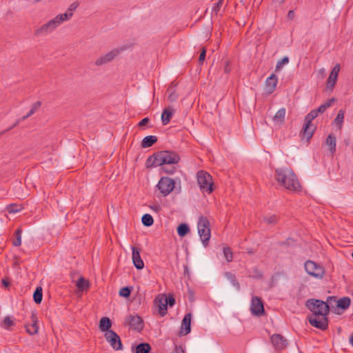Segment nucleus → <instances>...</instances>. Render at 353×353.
<instances>
[{
	"label": "nucleus",
	"instance_id": "nucleus-21",
	"mask_svg": "<svg viewBox=\"0 0 353 353\" xmlns=\"http://www.w3.org/2000/svg\"><path fill=\"white\" fill-rule=\"evenodd\" d=\"M152 347L150 344L147 342H142L132 346V353H150Z\"/></svg>",
	"mask_w": 353,
	"mask_h": 353
},
{
	"label": "nucleus",
	"instance_id": "nucleus-44",
	"mask_svg": "<svg viewBox=\"0 0 353 353\" xmlns=\"http://www.w3.org/2000/svg\"><path fill=\"white\" fill-rule=\"evenodd\" d=\"M205 57H206V49H205V48H202L201 49L200 54H199V65H202L203 63Z\"/></svg>",
	"mask_w": 353,
	"mask_h": 353
},
{
	"label": "nucleus",
	"instance_id": "nucleus-34",
	"mask_svg": "<svg viewBox=\"0 0 353 353\" xmlns=\"http://www.w3.org/2000/svg\"><path fill=\"white\" fill-rule=\"evenodd\" d=\"M285 115V109L282 108L279 109L273 117V121L276 123H283Z\"/></svg>",
	"mask_w": 353,
	"mask_h": 353
},
{
	"label": "nucleus",
	"instance_id": "nucleus-13",
	"mask_svg": "<svg viewBox=\"0 0 353 353\" xmlns=\"http://www.w3.org/2000/svg\"><path fill=\"white\" fill-rule=\"evenodd\" d=\"M336 308L333 311L336 314H341L345 310H346L350 305L351 299L350 297L344 296L339 300L336 299Z\"/></svg>",
	"mask_w": 353,
	"mask_h": 353
},
{
	"label": "nucleus",
	"instance_id": "nucleus-51",
	"mask_svg": "<svg viewBox=\"0 0 353 353\" xmlns=\"http://www.w3.org/2000/svg\"><path fill=\"white\" fill-rule=\"evenodd\" d=\"M150 121V119L148 117H145L143 118V119H141L139 123H138V126L139 128H142L143 127L144 125H145L146 124H148Z\"/></svg>",
	"mask_w": 353,
	"mask_h": 353
},
{
	"label": "nucleus",
	"instance_id": "nucleus-27",
	"mask_svg": "<svg viewBox=\"0 0 353 353\" xmlns=\"http://www.w3.org/2000/svg\"><path fill=\"white\" fill-rule=\"evenodd\" d=\"M72 15H73V13H72V12H70V13L65 12L63 14H59L57 15L56 17L52 19V21H54V25L57 28L62 22L69 20L72 17Z\"/></svg>",
	"mask_w": 353,
	"mask_h": 353
},
{
	"label": "nucleus",
	"instance_id": "nucleus-1",
	"mask_svg": "<svg viewBox=\"0 0 353 353\" xmlns=\"http://www.w3.org/2000/svg\"><path fill=\"white\" fill-rule=\"evenodd\" d=\"M336 302L335 296H330L326 301L316 299H310L305 302L306 307L312 312L307 319L311 325L325 331L328 328L327 315L330 313V304Z\"/></svg>",
	"mask_w": 353,
	"mask_h": 353
},
{
	"label": "nucleus",
	"instance_id": "nucleus-11",
	"mask_svg": "<svg viewBox=\"0 0 353 353\" xmlns=\"http://www.w3.org/2000/svg\"><path fill=\"white\" fill-rule=\"evenodd\" d=\"M340 71V65L336 63L332 68L329 77L326 82V90L332 92L333 88L338 79L339 73Z\"/></svg>",
	"mask_w": 353,
	"mask_h": 353
},
{
	"label": "nucleus",
	"instance_id": "nucleus-42",
	"mask_svg": "<svg viewBox=\"0 0 353 353\" xmlns=\"http://www.w3.org/2000/svg\"><path fill=\"white\" fill-rule=\"evenodd\" d=\"M164 302L167 306L172 307L176 303V300L172 294H169L168 296H165Z\"/></svg>",
	"mask_w": 353,
	"mask_h": 353
},
{
	"label": "nucleus",
	"instance_id": "nucleus-30",
	"mask_svg": "<svg viewBox=\"0 0 353 353\" xmlns=\"http://www.w3.org/2000/svg\"><path fill=\"white\" fill-rule=\"evenodd\" d=\"M225 276L231 282L232 285L236 288V290H239L241 288L240 283L236 279V277L234 274L230 272H225L224 273Z\"/></svg>",
	"mask_w": 353,
	"mask_h": 353
},
{
	"label": "nucleus",
	"instance_id": "nucleus-23",
	"mask_svg": "<svg viewBox=\"0 0 353 353\" xmlns=\"http://www.w3.org/2000/svg\"><path fill=\"white\" fill-rule=\"evenodd\" d=\"M112 323L109 317L104 316L102 317L99 321V330L105 333L109 332V331H112L111 329Z\"/></svg>",
	"mask_w": 353,
	"mask_h": 353
},
{
	"label": "nucleus",
	"instance_id": "nucleus-56",
	"mask_svg": "<svg viewBox=\"0 0 353 353\" xmlns=\"http://www.w3.org/2000/svg\"><path fill=\"white\" fill-rule=\"evenodd\" d=\"M295 17V12L293 10H290L288 11V18L290 19V20H293Z\"/></svg>",
	"mask_w": 353,
	"mask_h": 353
},
{
	"label": "nucleus",
	"instance_id": "nucleus-19",
	"mask_svg": "<svg viewBox=\"0 0 353 353\" xmlns=\"http://www.w3.org/2000/svg\"><path fill=\"white\" fill-rule=\"evenodd\" d=\"M278 83V79L274 74H272L265 81L266 93L272 94L276 89Z\"/></svg>",
	"mask_w": 353,
	"mask_h": 353
},
{
	"label": "nucleus",
	"instance_id": "nucleus-62",
	"mask_svg": "<svg viewBox=\"0 0 353 353\" xmlns=\"http://www.w3.org/2000/svg\"><path fill=\"white\" fill-rule=\"evenodd\" d=\"M262 1H263V0H260V1H259V2H257V1H256V0H254V3H256L257 7H259V5L261 3Z\"/></svg>",
	"mask_w": 353,
	"mask_h": 353
},
{
	"label": "nucleus",
	"instance_id": "nucleus-64",
	"mask_svg": "<svg viewBox=\"0 0 353 353\" xmlns=\"http://www.w3.org/2000/svg\"><path fill=\"white\" fill-rule=\"evenodd\" d=\"M350 343L353 346V334L350 338Z\"/></svg>",
	"mask_w": 353,
	"mask_h": 353
},
{
	"label": "nucleus",
	"instance_id": "nucleus-4",
	"mask_svg": "<svg viewBox=\"0 0 353 353\" xmlns=\"http://www.w3.org/2000/svg\"><path fill=\"white\" fill-rule=\"evenodd\" d=\"M198 233L201 237L203 245L205 248L208 245L211 236L210 223L207 217L201 215L199 217L197 222Z\"/></svg>",
	"mask_w": 353,
	"mask_h": 353
},
{
	"label": "nucleus",
	"instance_id": "nucleus-55",
	"mask_svg": "<svg viewBox=\"0 0 353 353\" xmlns=\"http://www.w3.org/2000/svg\"><path fill=\"white\" fill-rule=\"evenodd\" d=\"M172 353H185V352L181 346L176 345Z\"/></svg>",
	"mask_w": 353,
	"mask_h": 353
},
{
	"label": "nucleus",
	"instance_id": "nucleus-47",
	"mask_svg": "<svg viewBox=\"0 0 353 353\" xmlns=\"http://www.w3.org/2000/svg\"><path fill=\"white\" fill-rule=\"evenodd\" d=\"M79 6V3L78 1L73 2L72 4L70 5V6L67 9L65 13H70V12L72 13V12L74 10H75Z\"/></svg>",
	"mask_w": 353,
	"mask_h": 353
},
{
	"label": "nucleus",
	"instance_id": "nucleus-15",
	"mask_svg": "<svg viewBox=\"0 0 353 353\" xmlns=\"http://www.w3.org/2000/svg\"><path fill=\"white\" fill-rule=\"evenodd\" d=\"M191 319L192 314H186L181 321V330L179 332L180 336H185L191 332Z\"/></svg>",
	"mask_w": 353,
	"mask_h": 353
},
{
	"label": "nucleus",
	"instance_id": "nucleus-52",
	"mask_svg": "<svg viewBox=\"0 0 353 353\" xmlns=\"http://www.w3.org/2000/svg\"><path fill=\"white\" fill-rule=\"evenodd\" d=\"M291 242H294L293 239L289 237L285 241L279 242L280 246L290 245Z\"/></svg>",
	"mask_w": 353,
	"mask_h": 353
},
{
	"label": "nucleus",
	"instance_id": "nucleus-61",
	"mask_svg": "<svg viewBox=\"0 0 353 353\" xmlns=\"http://www.w3.org/2000/svg\"><path fill=\"white\" fill-rule=\"evenodd\" d=\"M332 308L334 310V308H336V303L334 302V301H332V304H330V310Z\"/></svg>",
	"mask_w": 353,
	"mask_h": 353
},
{
	"label": "nucleus",
	"instance_id": "nucleus-9",
	"mask_svg": "<svg viewBox=\"0 0 353 353\" xmlns=\"http://www.w3.org/2000/svg\"><path fill=\"white\" fill-rule=\"evenodd\" d=\"M250 310L254 316H261L265 314L263 302L256 296L252 298Z\"/></svg>",
	"mask_w": 353,
	"mask_h": 353
},
{
	"label": "nucleus",
	"instance_id": "nucleus-48",
	"mask_svg": "<svg viewBox=\"0 0 353 353\" xmlns=\"http://www.w3.org/2000/svg\"><path fill=\"white\" fill-rule=\"evenodd\" d=\"M3 325L5 328H8L9 327L14 325V322L12 321L10 316H6L3 320Z\"/></svg>",
	"mask_w": 353,
	"mask_h": 353
},
{
	"label": "nucleus",
	"instance_id": "nucleus-40",
	"mask_svg": "<svg viewBox=\"0 0 353 353\" xmlns=\"http://www.w3.org/2000/svg\"><path fill=\"white\" fill-rule=\"evenodd\" d=\"M343 119H344V111L343 110H340L338 112V114H337L336 118L334 119V123L336 125H339L340 129L341 128V125L343 122Z\"/></svg>",
	"mask_w": 353,
	"mask_h": 353
},
{
	"label": "nucleus",
	"instance_id": "nucleus-6",
	"mask_svg": "<svg viewBox=\"0 0 353 353\" xmlns=\"http://www.w3.org/2000/svg\"><path fill=\"white\" fill-rule=\"evenodd\" d=\"M305 272L310 276L316 278V279H322L323 277V275L325 274V269L324 268L311 261L307 260L305 263Z\"/></svg>",
	"mask_w": 353,
	"mask_h": 353
},
{
	"label": "nucleus",
	"instance_id": "nucleus-53",
	"mask_svg": "<svg viewBox=\"0 0 353 353\" xmlns=\"http://www.w3.org/2000/svg\"><path fill=\"white\" fill-rule=\"evenodd\" d=\"M41 101H37V102L33 103V105H32L31 109L32 110H34V112H35L36 111H37L39 110V108L41 107Z\"/></svg>",
	"mask_w": 353,
	"mask_h": 353
},
{
	"label": "nucleus",
	"instance_id": "nucleus-50",
	"mask_svg": "<svg viewBox=\"0 0 353 353\" xmlns=\"http://www.w3.org/2000/svg\"><path fill=\"white\" fill-rule=\"evenodd\" d=\"M161 170L164 172L166 174H173L174 173L176 172V168L175 167H172L171 168L168 169V168H164V167H161Z\"/></svg>",
	"mask_w": 353,
	"mask_h": 353
},
{
	"label": "nucleus",
	"instance_id": "nucleus-24",
	"mask_svg": "<svg viewBox=\"0 0 353 353\" xmlns=\"http://www.w3.org/2000/svg\"><path fill=\"white\" fill-rule=\"evenodd\" d=\"M32 324L30 325H26V332L30 334L34 335L37 334L39 327L37 325L38 320L35 314H32L31 316Z\"/></svg>",
	"mask_w": 353,
	"mask_h": 353
},
{
	"label": "nucleus",
	"instance_id": "nucleus-10",
	"mask_svg": "<svg viewBox=\"0 0 353 353\" xmlns=\"http://www.w3.org/2000/svg\"><path fill=\"white\" fill-rule=\"evenodd\" d=\"M125 323L130 325L132 329L138 332H141L143 329V320L137 314H130L125 319Z\"/></svg>",
	"mask_w": 353,
	"mask_h": 353
},
{
	"label": "nucleus",
	"instance_id": "nucleus-38",
	"mask_svg": "<svg viewBox=\"0 0 353 353\" xmlns=\"http://www.w3.org/2000/svg\"><path fill=\"white\" fill-rule=\"evenodd\" d=\"M23 208L21 205L17 203H11L6 206V210L8 213H16L20 212Z\"/></svg>",
	"mask_w": 353,
	"mask_h": 353
},
{
	"label": "nucleus",
	"instance_id": "nucleus-14",
	"mask_svg": "<svg viewBox=\"0 0 353 353\" xmlns=\"http://www.w3.org/2000/svg\"><path fill=\"white\" fill-rule=\"evenodd\" d=\"M270 339L275 349L278 350L285 349L288 345L287 340L279 334H273Z\"/></svg>",
	"mask_w": 353,
	"mask_h": 353
},
{
	"label": "nucleus",
	"instance_id": "nucleus-32",
	"mask_svg": "<svg viewBox=\"0 0 353 353\" xmlns=\"http://www.w3.org/2000/svg\"><path fill=\"white\" fill-rule=\"evenodd\" d=\"M176 231L180 237H183L190 232V227L187 223H182L178 225Z\"/></svg>",
	"mask_w": 353,
	"mask_h": 353
},
{
	"label": "nucleus",
	"instance_id": "nucleus-43",
	"mask_svg": "<svg viewBox=\"0 0 353 353\" xmlns=\"http://www.w3.org/2000/svg\"><path fill=\"white\" fill-rule=\"evenodd\" d=\"M288 63H289V58L288 57H283L281 60H279L277 62L275 71L276 72L279 71L283 65L287 64Z\"/></svg>",
	"mask_w": 353,
	"mask_h": 353
},
{
	"label": "nucleus",
	"instance_id": "nucleus-17",
	"mask_svg": "<svg viewBox=\"0 0 353 353\" xmlns=\"http://www.w3.org/2000/svg\"><path fill=\"white\" fill-rule=\"evenodd\" d=\"M316 128V127L313 126L312 123L304 121L300 135L302 137V139H306V141H308L312 137Z\"/></svg>",
	"mask_w": 353,
	"mask_h": 353
},
{
	"label": "nucleus",
	"instance_id": "nucleus-45",
	"mask_svg": "<svg viewBox=\"0 0 353 353\" xmlns=\"http://www.w3.org/2000/svg\"><path fill=\"white\" fill-rule=\"evenodd\" d=\"M264 221L268 224H275L277 222V217L275 214H273L268 217H264Z\"/></svg>",
	"mask_w": 353,
	"mask_h": 353
},
{
	"label": "nucleus",
	"instance_id": "nucleus-20",
	"mask_svg": "<svg viewBox=\"0 0 353 353\" xmlns=\"http://www.w3.org/2000/svg\"><path fill=\"white\" fill-rule=\"evenodd\" d=\"M54 28H56L54 21H52L51 19L46 23L41 26L40 28H37L34 32V34L36 36H39L44 33L50 32L52 31Z\"/></svg>",
	"mask_w": 353,
	"mask_h": 353
},
{
	"label": "nucleus",
	"instance_id": "nucleus-60",
	"mask_svg": "<svg viewBox=\"0 0 353 353\" xmlns=\"http://www.w3.org/2000/svg\"><path fill=\"white\" fill-rule=\"evenodd\" d=\"M255 274H256V277L258 278V279H261L263 277V273L261 271L259 270L257 268H254V270Z\"/></svg>",
	"mask_w": 353,
	"mask_h": 353
},
{
	"label": "nucleus",
	"instance_id": "nucleus-54",
	"mask_svg": "<svg viewBox=\"0 0 353 353\" xmlns=\"http://www.w3.org/2000/svg\"><path fill=\"white\" fill-rule=\"evenodd\" d=\"M150 208L154 212H159L161 211V207L160 205L159 204H155V205H150Z\"/></svg>",
	"mask_w": 353,
	"mask_h": 353
},
{
	"label": "nucleus",
	"instance_id": "nucleus-7",
	"mask_svg": "<svg viewBox=\"0 0 353 353\" xmlns=\"http://www.w3.org/2000/svg\"><path fill=\"white\" fill-rule=\"evenodd\" d=\"M175 183L174 179L168 176H162L159 181L157 187L160 190L161 195L166 196L174 189Z\"/></svg>",
	"mask_w": 353,
	"mask_h": 353
},
{
	"label": "nucleus",
	"instance_id": "nucleus-58",
	"mask_svg": "<svg viewBox=\"0 0 353 353\" xmlns=\"http://www.w3.org/2000/svg\"><path fill=\"white\" fill-rule=\"evenodd\" d=\"M1 283H2V285L4 286L5 288H8L10 285V281L6 278L2 279Z\"/></svg>",
	"mask_w": 353,
	"mask_h": 353
},
{
	"label": "nucleus",
	"instance_id": "nucleus-3",
	"mask_svg": "<svg viewBox=\"0 0 353 353\" xmlns=\"http://www.w3.org/2000/svg\"><path fill=\"white\" fill-rule=\"evenodd\" d=\"M274 177L281 185L290 191L300 192L301 190L298 177L290 168H276Z\"/></svg>",
	"mask_w": 353,
	"mask_h": 353
},
{
	"label": "nucleus",
	"instance_id": "nucleus-28",
	"mask_svg": "<svg viewBox=\"0 0 353 353\" xmlns=\"http://www.w3.org/2000/svg\"><path fill=\"white\" fill-rule=\"evenodd\" d=\"M325 143L329 146L330 152L334 154L336 152V136L330 134L325 139Z\"/></svg>",
	"mask_w": 353,
	"mask_h": 353
},
{
	"label": "nucleus",
	"instance_id": "nucleus-63",
	"mask_svg": "<svg viewBox=\"0 0 353 353\" xmlns=\"http://www.w3.org/2000/svg\"><path fill=\"white\" fill-rule=\"evenodd\" d=\"M249 254H253L254 253V252L253 251L252 249H248V252H247Z\"/></svg>",
	"mask_w": 353,
	"mask_h": 353
},
{
	"label": "nucleus",
	"instance_id": "nucleus-36",
	"mask_svg": "<svg viewBox=\"0 0 353 353\" xmlns=\"http://www.w3.org/2000/svg\"><path fill=\"white\" fill-rule=\"evenodd\" d=\"M141 221L144 226L150 227L154 223L153 217L150 214H144L141 217Z\"/></svg>",
	"mask_w": 353,
	"mask_h": 353
},
{
	"label": "nucleus",
	"instance_id": "nucleus-39",
	"mask_svg": "<svg viewBox=\"0 0 353 353\" xmlns=\"http://www.w3.org/2000/svg\"><path fill=\"white\" fill-rule=\"evenodd\" d=\"M223 255L228 262H231L233 259V252L230 247H224L223 250Z\"/></svg>",
	"mask_w": 353,
	"mask_h": 353
},
{
	"label": "nucleus",
	"instance_id": "nucleus-33",
	"mask_svg": "<svg viewBox=\"0 0 353 353\" xmlns=\"http://www.w3.org/2000/svg\"><path fill=\"white\" fill-rule=\"evenodd\" d=\"M43 299V289L41 286L37 287L33 293V300L37 304H40Z\"/></svg>",
	"mask_w": 353,
	"mask_h": 353
},
{
	"label": "nucleus",
	"instance_id": "nucleus-22",
	"mask_svg": "<svg viewBox=\"0 0 353 353\" xmlns=\"http://www.w3.org/2000/svg\"><path fill=\"white\" fill-rule=\"evenodd\" d=\"M174 112V109L170 105L163 109L161 117L163 125H167L170 123Z\"/></svg>",
	"mask_w": 353,
	"mask_h": 353
},
{
	"label": "nucleus",
	"instance_id": "nucleus-59",
	"mask_svg": "<svg viewBox=\"0 0 353 353\" xmlns=\"http://www.w3.org/2000/svg\"><path fill=\"white\" fill-rule=\"evenodd\" d=\"M33 114H34V110H32V109L30 110V111L27 113L26 115L25 116H23L21 117V120L22 121H24L25 119H26L27 118L30 117V116H32Z\"/></svg>",
	"mask_w": 353,
	"mask_h": 353
},
{
	"label": "nucleus",
	"instance_id": "nucleus-2",
	"mask_svg": "<svg viewBox=\"0 0 353 353\" xmlns=\"http://www.w3.org/2000/svg\"><path fill=\"white\" fill-rule=\"evenodd\" d=\"M181 160L179 155L172 150H161L153 153L145 162L147 168H156L163 165L176 164Z\"/></svg>",
	"mask_w": 353,
	"mask_h": 353
},
{
	"label": "nucleus",
	"instance_id": "nucleus-41",
	"mask_svg": "<svg viewBox=\"0 0 353 353\" xmlns=\"http://www.w3.org/2000/svg\"><path fill=\"white\" fill-rule=\"evenodd\" d=\"M318 115L316 114V112L312 110L305 117L304 119V121L312 123V120H314L315 118H316Z\"/></svg>",
	"mask_w": 353,
	"mask_h": 353
},
{
	"label": "nucleus",
	"instance_id": "nucleus-37",
	"mask_svg": "<svg viewBox=\"0 0 353 353\" xmlns=\"http://www.w3.org/2000/svg\"><path fill=\"white\" fill-rule=\"evenodd\" d=\"M132 290V287L131 286L123 287L120 289L119 294L121 297L129 298L131 295Z\"/></svg>",
	"mask_w": 353,
	"mask_h": 353
},
{
	"label": "nucleus",
	"instance_id": "nucleus-8",
	"mask_svg": "<svg viewBox=\"0 0 353 353\" xmlns=\"http://www.w3.org/2000/svg\"><path fill=\"white\" fill-rule=\"evenodd\" d=\"M104 337L112 349L117 351L123 350V346L121 338L116 332L114 330L109 331V332L104 334Z\"/></svg>",
	"mask_w": 353,
	"mask_h": 353
},
{
	"label": "nucleus",
	"instance_id": "nucleus-5",
	"mask_svg": "<svg viewBox=\"0 0 353 353\" xmlns=\"http://www.w3.org/2000/svg\"><path fill=\"white\" fill-rule=\"evenodd\" d=\"M197 182L203 192L211 193L214 190L212 176L205 171L201 170L197 173Z\"/></svg>",
	"mask_w": 353,
	"mask_h": 353
},
{
	"label": "nucleus",
	"instance_id": "nucleus-35",
	"mask_svg": "<svg viewBox=\"0 0 353 353\" xmlns=\"http://www.w3.org/2000/svg\"><path fill=\"white\" fill-rule=\"evenodd\" d=\"M21 234L22 229L21 228H18L14 233V236L15 237V239L12 241V245L14 246L17 247L21 244Z\"/></svg>",
	"mask_w": 353,
	"mask_h": 353
},
{
	"label": "nucleus",
	"instance_id": "nucleus-25",
	"mask_svg": "<svg viewBox=\"0 0 353 353\" xmlns=\"http://www.w3.org/2000/svg\"><path fill=\"white\" fill-rule=\"evenodd\" d=\"M158 141V139L156 136L154 135H148L145 137L141 143V146L143 148H147L152 146L155 144Z\"/></svg>",
	"mask_w": 353,
	"mask_h": 353
},
{
	"label": "nucleus",
	"instance_id": "nucleus-18",
	"mask_svg": "<svg viewBox=\"0 0 353 353\" xmlns=\"http://www.w3.org/2000/svg\"><path fill=\"white\" fill-rule=\"evenodd\" d=\"M154 303L157 307L159 315L161 317L164 316L168 312V306L167 304H165V303L163 301V297L161 296V294H159L155 297Z\"/></svg>",
	"mask_w": 353,
	"mask_h": 353
},
{
	"label": "nucleus",
	"instance_id": "nucleus-57",
	"mask_svg": "<svg viewBox=\"0 0 353 353\" xmlns=\"http://www.w3.org/2000/svg\"><path fill=\"white\" fill-rule=\"evenodd\" d=\"M231 71V68L230 66V62L228 61H225V67H224V72L225 73H229Z\"/></svg>",
	"mask_w": 353,
	"mask_h": 353
},
{
	"label": "nucleus",
	"instance_id": "nucleus-12",
	"mask_svg": "<svg viewBox=\"0 0 353 353\" xmlns=\"http://www.w3.org/2000/svg\"><path fill=\"white\" fill-rule=\"evenodd\" d=\"M124 48H121L120 50L118 48H115L110 52H108L103 56H101L99 59H97L95 61V64L97 65H101L108 62H110L114 57H116L119 53L121 50H123Z\"/></svg>",
	"mask_w": 353,
	"mask_h": 353
},
{
	"label": "nucleus",
	"instance_id": "nucleus-31",
	"mask_svg": "<svg viewBox=\"0 0 353 353\" xmlns=\"http://www.w3.org/2000/svg\"><path fill=\"white\" fill-rule=\"evenodd\" d=\"M79 290L81 292H83L87 290L90 287V283L88 280L85 279L84 277L81 276L77 281L76 284Z\"/></svg>",
	"mask_w": 353,
	"mask_h": 353
},
{
	"label": "nucleus",
	"instance_id": "nucleus-49",
	"mask_svg": "<svg viewBox=\"0 0 353 353\" xmlns=\"http://www.w3.org/2000/svg\"><path fill=\"white\" fill-rule=\"evenodd\" d=\"M22 121L21 120V118L17 120L16 122L14 123H13L12 125H11L10 127H9L8 128H7L6 130L2 131L0 132V135H2V134H4L5 133L9 132L10 130H11L12 129H13L14 128L17 127L19 124V122Z\"/></svg>",
	"mask_w": 353,
	"mask_h": 353
},
{
	"label": "nucleus",
	"instance_id": "nucleus-46",
	"mask_svg": "<svg viewBox=\"0 0 353 353\" xmlns=\"http://www.w3.org/2000/svg\"><path fill=\"white\" fill-rule=\"evenodd\" d=\"M223 0H219L216 3H214V7L212 8V12L215 14H218V12L220 10V8L223 4Z\"/></svg>",
	"mask_w": 353,
	"mask_h": 353
},
{
	"label": "nucleus",
	"instance_id": "nucleus-16",
	"mask_svg": "<svg viewBox=\"0 0 353 353\" xmlns=\"http://www.w3.org/2000/svg\"><path fill=\"white\" fill-rule=\"evenodd\" d=\"M132 250L133 265L137 270H142L144 268V263L140 255L141 249L137 247H132Z\"/></svg>",
	"mask_w": 353,
	"mask_h": 353
},
{
	"label": "nucleus",
	"instance_id": "nucleus-29",
	"mask_svg": "<svg viewBox=\"0 0 353 353\" xmlns=\"http://www.w3.org/2000/svg\"><path fill=\"white\" fill-rule=\"evenodd\" d=\"M335 101L334 98H331L328 99L327 101H325L324 103L321 105L318 108L314 109V110L316 112V114L319 115V114H323L324 113L326 110L330 108L332 103Z\"/></svg>",
	"mask_w": 353,
	"mask_h": 353
},
{
	"label": "nucleus",
	"instance_id": "nucleus-26",
	"mask_svg": "<svg viewBox=\"0 0 353 353\" xmlns=\"http://www.w3.org/2000/svg\"><path fill=\"white\" fill-rule=\"evenodd\" d=\"M176 86V83L172 82L167 89V92L168 93V100L170 102H175L179 98V94L176 92L175 90Z\"/></svg>",
	"mask_w": 353,
	"mask_h": 353
}]
</instances>
